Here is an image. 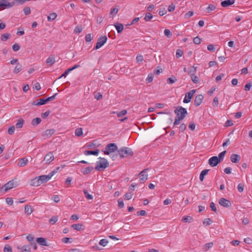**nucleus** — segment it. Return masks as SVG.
I'll return each mask as SVG.
<instances>
[{
	"label": "nucleus",
	"mask_w": 252,
	"mask_h": 252,
	"mask_svg": "<svg viewBox=\"0 0 252 252\" xmlns=\"http://www.w3.org/2000/svg\"><path fill=\"white\" fill-rule=\"evenodd\" d=\"M75 135L77 136H81L83 135V129L81 127L77 128L75 131Z\"/></svg>",
	"instance_id": "31"
},
{
	"label": "nucleus",
	"mask_w": 252,
	"mask_h": 252,
	"mask_svg": "<svg viewBox=\"0 0 252 252\" xmlns=\"http://www.w3.org/2000/svg\"><path fill=\"white\" fill-rule=\"evenodd\" d=\"M55 171H52L47 175H41L39 176L38 177L40 181L41 182V184L48 181L55 174Z\"/></svg>",
	"instance_id": "7"
},
{
	"label": "nucleus",
	"mask_w": 252,
	"mask_h": 252,
	"mask_svg": "<svg viewBox=\"0 0 252 252\" xmlns=\"http://www.w3.org/2000/svg\"><path fill=\"white\" fill-rule=\"evenodd\" d=\"M226 152V151H224L219 154V156L217 157L218 159L220 162H221L223 160Z\"/></svg>",
	"instance_id": "39"
},
{
	"label": "nucleus",
	"mask_w": 252,
	"mask_h": 252,
	"mask_svg": "<svg viewBox=\"0 0 252 252\" xmlns=\"http://www.w3.org/2000/svg\"><path fill=\"white\" fill-rule=\"evenodd\" d=\"M28 162V159L26 158H23L19 160L18 165L20 167H23L26 165Z\"/></svg>",
	"instance_id": "20"
},
{
	"label": "nucleus",
	"mask_w": 252,
	"mask_h": 252,
	"mask_svg": "<svg viewBox=\"0 0 252 252\" xmlns=\"http://www.w3.org/2000/svg\"><path fill=\"white\" fill-rule=\"evenodd\" d=\"M52 199L56 203H58L60 200V197L58 195H54L52 197Z\"/></svg>",
	"instance_id": "64"
},
{
	"label": "nucleus",
	"mask_w": 252,
	"mask_h": 252,
	"mask_svg": "<svg viewBox=\"0 0 252 252\" xmlns=\"http://www.w3.org/2000/svg\"><path fill=\"white\" fill-rule=\"evenodd\" d=\"M209 170V169H204L201 171L199 176V179L201 181L204 180L205 176L208 174Z\"/></svg>",
	"instance_id": "26"
},
{
	"label": "nucleus",
	"mask_w": 252,
	"mask_h": 252,
	"mask_svg": "<svg viewBox=\"0 0 252 252\" xmlns=\"http://www.w3.org/2000/svg\"><path fill=\"white\" fill-rule=\"evenodd\" d=\"M20 46L19 44L15 43L12 46V49L14 51H18L20 49Z\"/></svg>",
	"instance_id": "62"
},
{
	"label": "nucleus",
	"mask_w": 252,
	"mask_h": 252,
	"mask_svg": "<svg viewBox=\"0 0 252 252\" xmlns=\"http://www.w3.org/2000/svg\"><path fill=\"white\" fill-rule=\"evenodd\" d=\"M4 252H12V250L10 246L6 245L3 248Z\"/></svg>",
	"instance_id": "48"
},
{
	"label": "nucleus",
	"mask_w": 252,
	"mask_h": 252,
	"mask_svg": "<svg viewBox=\"0 0 252 252\" xmlns=\"http://www.w3.org/2000/svg\"><path fill=\"white\" fill-rule=\"evenodd\" d=\"M107 38L106 36H101L97 39L94 49L97 50L101 47L107 41Z\"/></svg>",
	"instance_id": "6"
},
{
	"label": "nucleus",
	"mask_w": 252,
	"mask_h": 252,
	"mask_svg": "<svg viewBox=\"0 0 252 252\" xmlns=\"http://www.w3.org/2000/svg\"><path fill=\"white\" fill-rule=\"evenodd\" d=\"M204 98L202 94H198L196 95L194 98V105L196 107L199 106L202 103Z\"/></svg>",
	"instance_id": "13"
},
{
	"label": "nucleus",
	"mask_w": 252,
	"mask_h": 252,
	"mask_svg": "<svg viewBox=\"0 0 252 252\" xmlns=\"http://www.w3.org/2000/svg\"><path fill=\"white\" fill-rule=\"evenodd\" d=\"M183 120V117L175 118V121L173 123L174 126L178 125L180 123V121Z\"/></svg>",
	"instance_id": "50"
},
{
	"label": "nucleus",
	"mask_w": 252,
	"mask_h": 252,
	"mask_svg": "<svg viewBox=\"0 0 252 252\" xmlns=\"http://www.w3.org/2000/svg\"><path fill=\"white\" fill-rule=\"evenodd\" d=\"M220 162L217 156L211 157L208 160L209 164L212 167L216 166Z\"/></svg>",
	"instance_id": "11"
},
{
	"label": "nucleus",
	"mask_w": 252,
	"mask_h": 252,
	"mask_svg": "<svg viewBox=\"0 0 252 252\" xmlns=\"http://www.w3.org/2000/svg\"><path fill=\"white\" fill-rule=\"evenodd\" d=\"M47 102L45 99L40 98L38 100L37 102H35L34 101L32 102V104L34 105H44Z\"/></svg>",
	"instance_id": "21"
},
{
	"label": "nucleus",
	"mask_w": 252,
	"mask_h": 252,
	"mask_svg": "<svg viewBox=\"0 0 252 252\" xmlns=\"http://www.w3.org/2000/svg\"><path fill=\"white\" fill-rule=\"evenodd\" d=\"M55 62L56 61L55 56L53 55L50 56L49 57L47 58L46 61L47 64L49 66H52Z\"/></svg>",
	"instance_id": "15"
},
{
	"label": "nucleus",
	"mask_w": 252,
	"mask_h": 252,
	"mask_svg": "<svg viewBox=\"0 0 252 252\" xmlns=\"http://www.w3.org/2000/svg\"><path fill=\"white\" fill-rule=\"evenodd\" d=\"M153 75L152 74H149L146 79L147 83H150L153 80Z\"/></svg>",
	"instance_id": "60"
},
{
	"label": "nucleus",
	"mask_w": 252,
	"mask_h": 252,
	"mask_svg": "<svg viewBox=\"0 0 252 252\" xmlns=\"http://www.w3.org/2000/svg\"><path fill=\"white\" fill-rule=\"evenodd\" d=\"M148 169L146 168L143 170L140 173L138 174L140 176V180L142 182L144 183L147 179L148 175L147 174V171Z\"/></svg>",
	"instance_id": "10"
},
{
	"label": "nucleus",
	"mask_w": 252,
	"mask_h": 252,
	"mask_svg": "<svg viewBox=\"0 0 252 252\" xmlns=\"http://www.w3.org/2000/svg\"><path fill=\"white\" fill-rule=\"evenodd\" d=\"M58 216H53L49 220V222L52 224H54L58 221Z\"/></svg>",
	"instance_id": "41"
},
{
	"label": "nucleus",
	"mask_w": 252,
	"mask_h": 252,
	"mask_svg": "<svg viewBox=\"0 0 252 252\" xmlns=\"http://www.w3.org/2000/svg\"><path fill=\"white\" fill-rule=\"evenodd\" d=\"M219 204L222 206L226 208L230 207L231 206L230 201L227 199H225L224 198H221L220 199Z\"/></svg>",
	"instance_id": "12"
},
{
	"label": "nucleus",
	"mask_w": 252,
	"mask_h": 252,
	"mask_svg": "<svg viewBox=\"0 0 252 252\" xmlns=\"http://www.w3.org/2000/svg\"><path fill=\"white\" fill-rule=\"evenodd\" d=\"M212 104L214 107H218V106L219 100H218V98L217 97H215L214 98Z\"/></svg>",
	"instance_id": "54"
},
{
	"label": "nucleus",
	"mask_w": 252,
	"mask_h": 252,
	"mask_svg": "<svg viewBox=\"0 0 252 252\" xmlns=\"http://www.w3.org/2000/svg\"><path fill=\"white\" fill-rule=\"evenodd\" d=\"M41 122V120L40 118H35L32 121L31 124L33 126H36L39 125Z\"/></svg>",
	"instance_id": "27"
},
{
	"label": "nucleus",
	"mask_w": 252,
	"mask_h": 252,
	"mask_svg": "<svg viewBox=\"0 0 252 252\" xmlns=\"http://www.w3.org/2000/svg\"><path fill=\"white\" fill-rule=\"evenodd\" d=\"M72 227L76 230H80L82 229L83 225L81 224H74L72 225Z\"/></svg>",
	"instance_id": "42"
},
{
	"label": "nucleus",
	"mask_w": 252,
	"mask_h": 252,
	"mask_svg": "<svg viewBox=\"0 0 252 252\" xmlns=\"http://www.w3.org/2000/svg\"><path fill=\"white\" fill-rule=\"evenodd\" d=\"M117 149L118 147L115 143H110L106 146L105 150L103 151V152L105 155H109L111 153L117 151Z\"/></svg>",
	"instance_id": "5"
},
{
	"label": "nucleus",
	"mask_w": 252,
	"mask_h": 252,
	"mask_svg": "<svg viewBox=\"0 0 252 252\" xmlns=\"http://www.w3.org/2000/svg\"><path fill=\"white\" fill-rule=\"evenodd\" d=\"M118 8H112L111 9V11H110V14L111 15H116L117 14L118 12Z\"/></svg>",
	"instance_id": "61"
},
{
	"label": "nucleus",
	"mask_w": 252,
	"mask_h": 252,
	"mask_svg": "<svg viewBox=\"0 0 252 252\" xmlns=\"http://www.w3.org/2000/svg\"><path fill=\"white\" fill-rule=\"evenodd\" d=\"M20 249L22 252H31V248L29 245H25Z\"/></svg>",
	"instance_id": "37"
},
{
	"label": "nucleus",
	"mask_w": 252,
	"mask_h": 252,
	"mask_svg": "<svg viewBox=\"0 0 252 252\" xmlns=\"http://www.w3.org/2000/svg\"><path fill=\"white\" fill-rule=\"evenodd\" d=\"M24 14L28 15L31 13V9L29 7H25L23 9Z\"/></svg>",
	"instance_id": "57"
},
{
	"label": "nucleus",
	"mask_w": 252,
	"mask_h": 252,
	"mask_svg": "<svg viewBox=\"0 0 252 252\" xmlns=\"http://www.w3.org/2000/svg\"><path fill=\"white\" fill-rule=\"evenodd\" d=\"M207 49L212 52H213L215 51V48L213 44L208 45L207 46Z\"/></svg>",
	"instance_id": "58"
},
{
	"label": "nucleus",
	"mask_w": 252,
	"mask_h": 252,
	"mask_svg": "<svg viewBox=\"0 0 252 252\" xmlns=\"http://www.w3.org/2000/svg\"><path fill=\"white\" fill-rule=\"evenodd\" d=\"M108 241L107 240L105 239H102L100 240V241L99 242V244L103 247H105L106 246V245L108 244Z\"/></svg>",
	"instance_id": "47"
},
{
	"label": "nucleus",
	"mask_w": 252,
	"mask_h": 252,
	"mask_svg": "<svg viewBox=\"0 0 252 252\" xmlns=\"http://www.w3.org/2000/svg\"><path fill=\"white\" fill-rule=\"evenodd\" d=\"M22 69V66L19 63H17V65L15 67L13 70V73L15 74L18 73Z\"/></svg>",
	"instance_id": "29"
},
{
	"label": "nucleus",
	"mask_w": 252,
	"mask_h": 252,
	"mask_svg": "<svg viewBox=\"0 0 252 252\" xmlns=\"http://www.w3.org/2000/svg\"><path fill=\"white\" fill-rule=\"evenodd\" d=\"M212 222V220H211V219L207 218L204 220L203 223L204 225L208 226L211 224Z\"/></svg>",
	"instance_id": "49"
},
{
	"label": "nucleus",
	"mask_w": 252,
	"mask_h": 252,
	"mask_svg": "<svg viewBox=\"0 0 252 252\" xmlns=\"http://www.w3.org/2000/svg\"><path fill=\"white\" fill-rule=\"evenodd\" d=\"M177 81L176 77L172 76L171 77L168 78L167 80V82L169 84H172Z\"/></svg>",
	"instance_id": "36"
},
{
	"label": "nucleus",
	"mask_w": 252,
	"mask_h": 252,
	"mask_svg": "<svg viewBox=\"0 0 252 252\" xmlns=\"http://www.w3.org/2000/svg\"><path fill=\"white\" fill-rule=\"evenodd\" d=\"M24 124V120L22 118H20L17 120V122L16 124L15 127L17 128H21L23 127Z\"/></svg>",
	"instance_id": "24"
},
{
	"label": "nucleus",
	"mask_w": 252,
	"mask_h": 252,
	"mask_svg": "<svg viewBox=\"0 0 252 252\" xmlns=\"http://www.w3.org/2000/svg\"><path fill=\"white\" fill-rule=\"evenodd\" d=\"M82 30L83 29L82 26L78 25L75 27L74 30V32L76 33H80L82 31Z\"/></svg>",
	"instance_id": "43"
},
{
	"label": "nucleus",
	"mask_w": 252,
	"mask_h": 252,
	"mask_svg": "<svg viewBox=\"0 0 252 252\" xmlns=\"http://www.w3.org/2000/svg\"><path fill=\"white\" fill-rule=\"evenodd\" d=\"M9 0H0L3 2L0 3V10L5 8L12 7L14 5V2H9Z\"/></svg>",
	"instance_id": "8"
},
{
	"label": "nucleus",
	"mask_w": 252,
	"mask_h": 252,
	"mask_svg": "<svg viewBox=\"0 0 252 252\" xmlns=\"http://www.w3.org/2000/svg\"><path fill=\"white\" fill-rule=\"evenodd\" d=\"M54 159V156L53 152H49L45 155L44 160L46 161V163H50Z\"/></svg>",
	"instance_id": "14"
},
{
	"label": "nucleus",
	"mask_w": 252,
	"mask_h": 252,
	"mask_svg": "<svg viewBox=\"0 0 252 252\" xmlns=\"http://www.w3.org/2000/svg\"><path fill=\"white\" fill-rule=\"evenodd\" d=\"M252 86V83H249L246 84L245 86V90L246 91H250Z\"/></svg>",
	"instance_id": "63"
},
{
	"label": "nucleus",
	"mask_w": 252,
	"mask_h": 252,
	"mask_svg": "<svg viewBox=\"0 0 252 252\" xmlns=\"http://www.w3.org/2000/svg\"><path fill=\"white\" fill-rule=\"evenodd\" d=\"M71 71V69H69V68H68L67 69H66L64 72L60 76L58 79H60L62 77H65L66 76V75L69 73V72H70Z\"/></svg>",
	"instance_id": "55"
},
{
	"label": "nucleus",
	"mask_w": 252,
	"mask_h": 252,
	"mask_svg": "<svg viewBox=\"0 0 252 252\" xmlns=\"http://www.w3.org/2000/svg\"><path fill=\"white\" fill-rule=\"evenodd\" d=\"M10 36V35L8 33H5L1 35V40L2 41H6L7 40Z\"/></svg>",
	"instance_id": "40"
},
{
	"label": "nucleus",
	"mask_w": 252,
	"mask_h": 252,
	"mask_svg": "<svg viewBox=\"0 0 252 252\" xmlns=\"http://www.w3.org/2000/svg\"><path fill=\"white\" fill-rule=\"evenodd\" d=\"M36 242L40 245L48 246L49 245L47 243L46 239L44 238L39 237L36 239Z\"/></svg>",
	"instance_id": "17"
},
{
	"label": "nucleus",
	"mask_w": 252,
	"mask_h": 252,
	"mask_svg": "<svg viewBox=\"0 0 252 252\" xmlns=\"http://www.w3.org/2000/svg\"><path fill=\"white\" fill-rule=\"evenodd\" d=\"M153 17L152 14L150 12H147L145 14V16L144 17V20L147 21H150L151 20L152 18Z\"/></svg>",
	"instance_id": "32"
},
{
	"label": "nucleus",
	"mask_w": 252,
	"mask_h": 252,
	"mask_svg": "<svg viewBox=\"0 0 252 252\" xmlns=\"http://www.w3.org/2000/svg\"><path fill=\"white\" fill-rule=\"evenodd\" d=\"M57 16V14L54 12L49 15L47 19L48 21H53L54 20Z\"/></svg>",
	"instance_id": "38"
},
{
	"label": "nucleus",
	"mask_w": 252,
	"mask_h": 252,
	"mask_svg": "<svg viewBox=\"0 0 252 252\" xmlns=\"http://www.w3.org/2000/svg\"><path fill=\"white\" fill-rule=\"evenodd\" d=\"M33 212V209L32 208L31 206L28 205H26L25 206V213L27 215H31Z\"/></svg>",
	"instance_id": "23"
},
{
	"label": "nucleus",
	"mask_w": 252,
	"mask_h": 252,
	"mask_svg": "<svg viewBox=\"0 0 252 252\" xmlns=\"http://www.w3.org/2000/svg\"><path fill=\"white\" fill-rule=\"evenodd\" d=\"M100 160L97 161L96 162V166L95 169L96 170L100 171L102 169H104L109 166V162L107 160L103 158H99Z\"/></svg>",
	"instance_id": "3"
},
{
	"label": "nucleus",
	"mask_w": 252,
	"mask_h": 252,
	"mask_svg": "<svg viewBox=\"0 0 252 252\" xmlns=\"http://www.w3.org/2000/svg\"><path fill=\"white\" fill-rule=\"evenodd\" d=\"M93 167H86L85 169H84L82 171V173L84 174V175H87L89 173H90L93 169Z\"/></svg>",
	"instance_id": "30"
},
{
	"label": "nucleus",
	"mask_w": 252,
	"mask_h": 252,
	"mask_svg": "<svg viewBox=\"0 0 252 252\" xmlns=\"http://www.w3.org/2000/svg\"><path fill=\"white\" fill-rule=\"evenodd\" d=\"M15 130V127L14 126H10L8 129V133L10 135L14 134Z\"/></svg>",
	"instance_id": "46"
},
{
	"label": "nucleus",
	"mask_w": 252,
	"mask_h": 252,
	"mask_svg": "<svg viewBox=\"0 0 252 252\" xmlns=\"http://www.w3.org/2000/svg\"><path fill=\"white\" fill-rule=\"evenodd\" d=\"M118 153L121 158H126L128 156L132 157L133 155L132 150L130 148L126 147H122L118 151Z\"/></svg>",
	"instance_id": "2"
},
{
	"label": "nucleus",
	"mask_w": 252,
	"mask_h": 252,
	"mask_svg": "<svg viewBox=\"0 0 252 252\" xmlns=\"http://www.w3.org/2000/svg\"><path fill=\"white\" fill-rule=\"evenodd\" d=\"M234 0H225L221 2V5L225 7L234 4Z\"/></svg>",
	"instance_id": "19"
},
{
	"label": "nucleus",
	"mask_w": 252,
	"mask_h": 252,
	"mask_svg": "<svg viewBox=\"0 0 252 252\" xmlns=\"http://www.w3.org/2000/svg\"><path fill=\"white\" fill-rule=\"evenodd\" d=\"M183 52L180 49H177L176 53V57L179 58L182 56Z\"/></svg>",
	"instance_id": "56"
},
{
	"label": "nucleus",
	"mask_w": 252,
	"mask_h": 252,
	"mask_svg": "<svg viewBox=\"0 0 252 252\" xmlns=\"http://www.w3.org/2000/svg\"><path fill=\"white\" fill-rule=\"evenodd\" d=\"M83 192H84V193L85 194V196L87 199H89V200L93 199V195L89 194L88 193V192L86 189H84Z\"/></svg>",
	"instance_id": "45"
},
{
	"label": "nucleus",
	"mask_w": 252,
	"mask_h": 252,
	"mask_svg": "<svg viewBox=\"0 0 252 252\" xmlns=\"http://www.w3.org/2000/svg\"><path fill=\"white\" fill-rule=\"evenodd\" d=\"M193 11H189L186 13V14L185 15V17L186 19H189L191 16H192L193 15Z\"/></svg>",
	"instance_id": "59"
},
{
	"label": "nucleus",
	"mask_w": 252,
	"mask_h": 252,
	"mask_svg": "<svg viewBox=\"0 0 252 252\" xmlns=\"http://www.w3.org/2000/svg\"><path fill=\"white\" fill-rule=\"evenodd\" d=\"M190 77L194 83L196 84L199 82V79L197 76L194 74H190Z\"/></svg>",
	"instance_id": "34"
},
{
	"label": "nucleus",
	"mask_w": 252,
	"mask_h": 252,
	"mask_svg": "<svg viewBox=\"0 0 252 252\" xmlns=\"http://www.w3.org/2000/svg\"><path fill=\"white\" fill-rule=\"evenodd\" d=\"M115 27L118 33L121 32L124 29V26L122 24L117 23L115 24Z\"/></svg>",
	"instance_id": "28"
},
{
	"label": "nucleus",
	"mask_w": 252,
	"mask_h": 252,
	"mask_svg": "<svg viewBox=\"0 0 252 252\" xmlns=\"http://www.w3.org/2000/svg\"><path fill=\"white\" fill-rule=\"evenodd\" d=\"M41 184V182L40 181L39 177H35L31 181L30 185L32 186L38 187Z\"/></svg>",
	"instance_id": "18"
},
{
	"label": "nucleus",
	"mask_w": 252,
	"mask_h": 252,
	"mask_svg": "<svg viewBox=\"0 0 252 252\" xmlns=\"http://www.w3.org/2000/svg\"><path fill=\"white\" fill-rule=\"evenodd\" d=\"M213 246V242H210L206 244L203 246V250L204 251H207L210 248H212Z\"/></svg>",
	"instance_id": "33"
},
{
	"label": "nucleus",
	"mask_w": 252,
	"mask_h": 252,
	"mask_svg": "<svg viewBox=\"0 0 252 252\" xmlns=\"http://www.w3.org/2000/svg\"><path fill=\"white\" fill-rule=\"evenodd\" d=\"M92 35L91 33L87 34L85 36V40L86 42H90L92 40Z\"/></svg>",
	"instance_id": "52"
},
{
	"label": "nucleus",
	"mask_w": 252,
	"mask_h": 252,
	"mask_svg": "<svg viewBox=\"0 0 252 252\" xmlns=\"http://www.w3.org/2000/svg\"><path fill=\"white\" fill-rule=\"evenodd\" d=\"M182 220L185 222H191L192 220V218L190 217V216H188L187 217H184L183 219H182Z\"/></svg>",
	"instance_id": "53"
},
{
	"label": "nucleus",
	"mask_w": 252,
	"mask_h": 252,
	"mask_svg": "<svg viewBox=\"0 0 252 252\" xmlns=\"http://www.w3.org/2000/svg\"><path fill=\"white\" fill-rule=\"evenodd\" d=\"M216 6L213 4H209V6L206 8V12L209 13L211 11L214 10L216 9Z\"/></svg>",
	"instance_id": "35"
},
{
	"label": "nucleus",
	"mask_w": 252,
	"mask_h": 252,
	"mask_svg": "<svg viewBox=\"0 0 252 252\" xmlns=\"http://www.w3.org/2000/svg\"><path fill=\"white\" fill-rule=\"evenodd\" d=\"M127 114V111L126 110H123L121 112H117V115L118 117L120 118L122 117L125 115H126Z\"/></svg>",
	"instance_id": "44"
},
{
	"label": "nucleus",
	"mask_w": 252,
	"mask_h": 252,
	"mask_svg": "<svg viewBox=\"0 0 252 252\" xmlns=\"http://www.w3.org/2000/svg\"><path fill=\"white\" fill-rule=\"evenodd\" d=\"M241 159L240 156L237 154H232L230 157V160L233 163H238Z\"/></svg>",
	"instance_id": "16"
},
{
	"label": "nucleus",
	"mask_w": 252,
	"mask_h": 252,
	"mask_svg": "<svg viewBox=\"0 0 252 252\" xmlns=\"http://www.w3.org/2000/svg\"><path fill=\"white\" fill-rule=\"evenodd\" d=\"M18 186V182L16 180H12L0 188V192L4 191L5 192L10 189L17 187Z\"/></svg>",
	"instance_id": "1"
},
{
	"label": "nucleus",
	"mask_w": 252,
	"mask_h": 252,
	"mask_svg": "<svg viewBox=\"0 0 252 252\" xmlns=\"http://www.w3.org/2000/svg\"><path fill=\"white\" fill-rule=\"evenodd\" d=\"M196 90H192L189 92H188L185 95V97L184 99L183 102L185 103H189L191 99L192 98L193 94L195 93Z\"/></svg>",
	"instance_id": "9"
},
{
	"label": "nucleus",
	"mask_w": 252,
	"mask_h": 252,
	"mask_svg": "<svg viewBox=\"0 0 252 252\" xmlns=\"http://www.w3.org/2000/svg\"><path fill=\"white\" fill-rule=\"evenodd\" d=\"M164 33L168 37H171L172 35V32L168 29H165L164 31Z\"/></svg>",
	"instance_id": "51"
},
{
	"label": "nucleus",
	"mask_w": 252,
	"mask_h": 252,
	"mask_svg": "<svg viewBox=\"0 0 252 252\" xmlns=\"http://www.w3.org/2000/svg\"><path fill=\"white\" fill-rule=\"evenodd\" d=\"M55 132V130L54 129H49L45 130L44 132V135L46 136L47 137H50Z\"/></svg>",
	"instance_id": "25"
},
{
	"label": "nucleus",
	"mask_w": 252,
	"mask_h": 252,
	"mask_svg": "<svg viewBox=\"0 0 252 252\" xmlns=\"http://www.w3.org/2000/svg\"><path fill=\"white\" fill-rule=\"evenodd\" d=\"M174 113L176 115V118L183 117V120L185 118L188 114L186 108L178 106L174 110Z\"/></svg>",
	"instance_id": "4"
},
{
	"label": "nucleus",
	"mask_w": 252,
	"mask_h": 252,
	"mask_svg": "<svg viewBox=\"0 0 252 252\" xmlns=\"http://www.w3.org/2000/svg\"><path fill=\"white\" fill-rule=\"evenodd\" d=\"M99 152V151L98 149H96L94 151H86L84 152V154L87 156L90 155L97 156L98 155Z\"/></svg>",
	"instance_id": "22"
}]
</instances>
